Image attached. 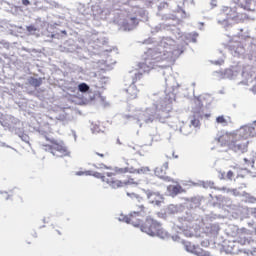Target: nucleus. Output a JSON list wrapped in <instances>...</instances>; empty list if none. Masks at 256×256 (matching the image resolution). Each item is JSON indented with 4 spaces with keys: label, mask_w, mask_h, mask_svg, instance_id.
<instances>
[{
    "label": "nucleus",
    "mask_w": 256,
    "mask_h": 256,
    "mask_svg": "<svg viewBox=\"0 0 256 256\" xmlns=\"http://www.w3.org/2000/svg\"><path fill=\"white\" fill-rule=\"evenodd\" d=\"M126 173L130 174H138V175H145L149 173L148 167H142L140 169H135L133 167H119L116 166L111 169V172H107L104 175L98 174V177L103 181V183H107L109 187L112 189H119L121 187H127V185H139V183L135 180V178L129 176L128 179L119 180L117 175H126Z\"/></svg>",
    "instance_id": "obj_1"
},
{
    "label": "nucleus",
    "mask_w": 256,
    "mask_h": 256,
    "mask_svg": "<svg viewBox=\"0 0 256 256\" xmlns=\"http://www.w3.org/2000/svg\"><path fill=\"white\" fill-rule=\"evenodd\" d=\"M169 57V51L163 48H149L144 52L143 61L138 63V69L143 73H149L157 67L158 63H163Z\"/></svg>",
    "instance_id": "obj_2"
},
{
    "label": "nucleus",
    "mask_w": 256,
    "mask_h": 256,
    "mask_svg": "<svg viewBox=\"0 0 256 256\" xmlns=\"http://www.w3.org/2000/svg\"><path fill=\"white\" fill-rule=\"evenodd\" d=\"M249 137H255V127L244 126L233 134L230 149L235 153H247L249 149Z\"/></svg>",
    "instance_id": "obj_3"
},
{
    "label": "nucleus",
    "mask_w": 256,
    "mask_h": 256,
    "mask_svg": "<svg viewBox=\"0 0 256 256\" xmlns=\"http://www.w3.org/2000/svg\"><path fill=\"white\" fill-rule=\"evenodd\" d=\"M141 231L151 237H160V239L167 237V231L163 229L161 223L151 217L146 218L145 222L141 225Z\"/></svg>",
    "instance_id": "obj_4"
},
{
    "label": "nucleus",
    "mask_w": 256,
    "mask_h": 256,
    "mask_svg": "<svg viewBox=\"0 0 256 256\" xmlns=\"http://www.w3.org/2000/svg\"><path fill=\"white\" fill-rule=\"evenodd\" d=\"M147 215V208L143 204L136 206V211H133L128 216L124 217L125 223L133 225V227H139L143 225V217Z\"/></svg>",
    "instance_id": "obj_5"
},
{
    "label": "nucleus",
    "mask_w": 256,
    "mask_h": 256,
    "mask_svg": "<svg viewBox=\"0 0 256 256\" xmlns=\"http://www.w3.org/2000/svg\"><path fill=\"white\" fill-rule=\"evenodd\" d=\"M46 141L50 143L46 145V147L54 157H67V155H69V151H67V147H65L63 141H58L49 137H46Z\"/></svg>",
    "instance_id": "obj_6"
},
{
    "label": "nucleus",
    "mask_w": 256,
    "mask_h": 256,
    "mask_svg": "<svg viewBox=\"0 0 256 256\" xmlns=\"http://www.w3.org/2000/svg\"><path fill=\"white\" fill-rule=\"evenodd\" d=\"M201 119H203L201 113L195 112L190 116V123L183 124L180 127V133H182V135H191L194 129H201Z\"/></svg>",
    "instance_id": "obj_7"
},
{
    "label": "nucleus",
    "mask_w": 256,
    "mask_h": 256,
    "mask_svg": "<svg viewBox=\"0 0 256 256\" xmlns=\"http://www.w3.org/2000/svg\"><path fill=\"white\" fill-rule=\"evenodd\" d=\"M144 193L146 194V197L151 205H161L163 201H165V198H163V195L159 192H153L151 190H144Z\"/></svg>",
    "instance_id": "obj_8"
},
{
    "label": "nucleus",
    "mask_w": 256,
    "mask_h": 256,
    "mask_svg": "<svg viewBox=\"0 0 256 256\" xmlns=\"http://www.w3.org/2000/svg\"><path fill=\"white\" fill-rule=\"evenodd\" d=\"M218 142L221 147H229L231 149V144L233 143V134H224L218 138Z\"/></svg>",
    "instance_id": "obj_9"
},
{
    "label": "nucleus",
    "mask_w": 256,
    "mask_h": 256,
    "mask_svg": "<svg viewBox=\"0 0 256 256\" xmlns=\"http://www.w3.org/2000/svg\"><path fill=\"white\" fill-rule=\"evenodd\" d=\"M137 25H139V20L137 19V17H131L130 24H129V22L123 23V27L126 31H133V29H135V27H137Z\"/></svg>",
    "instance_id": "obj_10"
},
{
    "label": "nucleus",
    "mask_w": 256,
    "mask_h": 256,
    "mask_svg": "<svg viewBox=\"0 0 256 256\" xmlns=\"http://www.w3.org/2000/svg\"><path fill=\"white\" fill-rule=\"evenodd\" d=\"M167 169H169V163L165 162L162 167H157L155 170V175L163 179L167 175Z\"/></svg>",
    "instance_id": "obj_11"
},
{
    "label": "nucleus",
    "mask_w": 256,
    "mask_h": 256,
    "mask_svg": "<svg viewBox=\"0 0 256 256\" xmlns=\"http://www.w3.org/2000/svg\"><path fill=\"white\" fill-rule=\"evenodd\" d=\"M126 93L129 99H137L139 90L137 89V86L135 84H132L126 89Z\"/></svg>",
    "instance_id": "obj_12"
},
{
    "label": "nucleus",
    "mask_w": 256,
    "mask_h": 256,
    "mask_svg": "<svg viewBox=\"0 0 256 256\" xmlns=\"http://www.w3.org/2000/svg\"><path fill=\"white\" fill-rule=\"evenodd\" d=\"M236 243H239L240 245H251V239L247 237V234L240 233L236 238Z\"/></svg>",
    "instance_id": "obj_13"
},
{
    "label": "nucleus",
    "mask_w": 256,
    "mask_h": 256,
    "mask_svg": "<svg viewBox=\"0 0 256 256\" xmlns=\"http://www.w3.org/2000/svg\"><path fill=\"white\" fill-rule=\"evenodd\" d=\"M169 193L175 197L176 195H179V193H183V187L181 185H170L168 187Z\"/></svg>",
    "instance_id": "obj_14"
},
{
    "label": "nucleus",
    "mask_w": 256,
    "mask_h": 256,
    "mask_svg": "<svg viewBox=\"0 0 256 256\" xmlns=\"http://www.w3.org/2000/svg\"><path fill=\"white\" fill-rule=\"evenodd\" d=\"M162 109L163 111H167V113H171L173 111V102H170L166 98L162 104Z\"/></svg>",
    "instance_id": "obj_15"
},
{
    "label": "nucleus",
    "mask_w": 256,
    "mask_h": 256,
    "mask_svg": "<svg viewBox=\"0 0 256 256\" xmlns=\"http://www.w3.org/2000/svg\"><path fill=\"white\" fill-rule=\"evenodd\" d=\"M29 84L32 87H41V85H43V79L31 77L29 79Z\"/></svg>",
    "instance_id": "obj_16"
},
{
    "label": "nucleus",
    "mask_w": 256,
    "mask_h": 256,
    "mask_svg": "<svg viewBox=\"0 0 256 256\" xmlns=\"http://www.w3.org/2000/svg\"><path fill=\"white\" fill-rule=\"evenodd\" d=\"M239 171H241V169L235 168V167H234V172L229 170L227 172V179H229L231 181L235 175H237V177H243V175L239 174Z\"/></svg>",
    "instance_id": "obj_17"
},
{
    "label": "nucleus",
    "mask_w": 256,
    "mask_h": 256,
    "mask_svg": "<svg viewBox=\"0 0 256 256\" xmlns=\"http://www.w3.org/2000/svg\"><path fill=\"white\" fill-rule=\"evenodd\" d=\"M239 7L245 11H255V7H252L251 3L246 2L245 4L240 3Z\"/></svg>",
    "instance_id": "obj_18"
},
{
    "label": "nucleus",
    "mask_w": 256,
    "mask_h": 256,
    "mask_svg": "<svg viewBox=\"0 0 256 256\" xmlns=\"http://www.w3.org/2000/svg\"><path fill=\"white\" fill-rule=\"evenodd\" d=\"M216 123H219L220 125H223L224 127H227V125H229V123L227 122V119H225V116H218L216 118Z\"/></svg>",
    "instance_id": "obj_19"
},
{
    "label": "nucleus",
    "mask_w": 256,
    "mask_h": 256,
    "mask_svg": "<svg viewBox=\"0 0 256 256\" xmlns=\"http://www.w3.org/2000/svg\"><path fill=\"white\" fill-rule=\"evenodd\" d=\"M78 90L80 93H87V91H89V85H87V83H80L78 85Z\"/></svg>",
    "instance_id": "obj_20"
},
{
    "label": "nucleus",
    "mask_w": 256,
    "mask_h": 256,
    "mask_svg": "<svg viewBox=\"0 0 256 256\" xmlns=\"http://www.w3.org/2000/svg\"><path fill=\"white\" fill-rule=\"evenodd\" d=\"M26 31L30 33V35H35V33L39 31V28L35 27L34 25H30L26 27Z\"/></svg>",
    "instance_id": "obj_21"
},
{
    "label": "nucleus",
    "mask_w": 256,
    "mask_h": 256,
    "mask_svg": "<svg viewBox=\"0 0 256 256\" xmlns=\"http://www.w3.org/2000/svg\"><path fill=\"white\" fill-rule=\"evenodd\" d=\"M141 79H143V73L141 72L136 73L132 78V85H135V83H137V81H141Z\"/></svg>",
    "instance_id": "obj_22"
},
{
    "label": "nucleus",
    "mask_w": 256,
    "mask_h": 256,
    "mask_svg": "<svg viewBox=\"0 0 256 256\" xmlns=\"http://www.w3.org/2000/svg\"><path fill=\"white\" fill-rule=\"evenodd\" d=\"M195 255L197 256H211V253L203 250V249H198L195 251Z\"/></svg>",
    "instance_id": "obj_23"
},
{
    "label": "nucleus",
    "mask_w": 256,
    "mask_h": 256,
    "mask_svg": "<svg viewBox=\"0 0 256 256\" xmlns=\"http://www.w3.org/2000/svg\"><path fill=\"white\" fill-rule=\"evenodd\" d=\"M95 155H98V157L105 159V157L109 155V152L107 151V149H103L101 152H95Z\"/></svg>",
    "instance_id": "obj_24"
},
{
    "label": "nucleus",
    "mask_w": 256,
    "mask_h": 256,
    "mask_svg": "<svg viewBox=\"0 0 256 256\" xmlns=\"http://www.w3.org/2000/svg\"><path fill=\"white\" fill-rule=\"evenodd\" d=\"M219 233V226L214 224V235H217Z\"/></svg>",
    "instance_id": "obj_25"
},
{
    "label": "nucleus",
    "mask_w": 256,
    "mask_h": 256,
    "mask_svg": "<svg viewBox=\"0 0 256 256\" xmlns=\"http://www.w3.org/2000/svg\"><path fill=\"white\" fill-rule=\"evenodd\" d=\"M31 2H29V0H22V5H30Z\"/></svg>",
    "instance_id": "obj_26"
},
{
    "label": "nucleus",
    "mask_w": 256,
    "mask_h": 256,
    "mask_svg": "<svg viewBox=\"0 0 256 256\" xmlns=\"http://www.w3.org/2000/svg\"><path fill=\"white\" fill-rule=\"evenodd\" d=\"M237 17H239V14H236V15H233V16L230 15V16L228 17V19H235V18H237Z\"/></svg>",
    "instance_id": "obj_27"
},
{
    "label": "nucleus",
    "mask_w": 256,
    "mask_h": 256,
    "mask_svg": "<svg viewBox=\"0 0 256 256\" xmlns=\"http://www.w3.org/2000/svg\"><path fill=\"white\" fill-rule=\"evenodd\" d=\"M187 251L193 252L192 249H189V246H186Z\"/></svg>",
    "instance_id": "obj_28"
},
{
    "label": "nucleus",
    "mask_w": 256,
    "mask_h": 256,
    "mask_svg": "<svg viewBox=\"0 0 256 256\" xmlns=\"http://www.w3.org/2000/svg\"><path fill=\"white\" fill-rule=\"evenodd\" d=\"M244 161H245V163H250V161L247 160V158H244Z\"/></svg>",
    "instance_id": "obj_29"
},
{
    "label": "nucleus",
    "mask_w": 256,
    "mask_h": 256,
    "mask_svg": "<svg viewBox=\"0 0 256 256\" xmlns=\"http://www.w3.org/2000/svg\"><path fill=\"white\" fill-rule=\"evenodd\" d=\"M102 167H104V169H110L109 167L105 166L104 164H102Z\"/></svg>",
    "instance_id": "obj_30"
},
{
    "label": "nucleus",
    "mask_w": 256,
    "mask_h": 256,
    "mask_svg": "<svg viewBox=\"0 0 256 256\" xmlns=\"http://www.w3.org/2000/svg\"><path fill=\"white\" fill-rule=\"evenodd\" d=\"M58 235H61V232H60V231H58Z\"/></svg>",
    "instance_id": "obj_31"
},
{
    "label": "nucleus",
    "mask_w": 256,
    "mask_h": 256,
    "mask_svg": "<svg viewBox=\"0 0 256 256\" xmlns=\"http://www.w3.org/2000/svg\"><path fill=\"white\" fill-rule=\"evenodd\" d=\"M150 123H153V120H150Z\"/></svg>",
    "instance_id": "obj_32"
}]
</instances>
